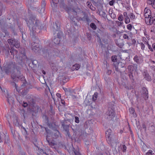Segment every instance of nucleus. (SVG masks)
<instances>
[{"label":"nucleus","mask_w":155,"mask_h":155,"mask_svg":"<svg viewBox=\"0 0 155 155\" xmlns=\"http://www.w3.org/2000/svg\"><path fill=\"white\" fill-rule=\"evenodd\" d=\"M46 2L45 0H42L41 4V6H42V8L41 9V10H43V11L45 10V7L46 5Z\"/></svg>","instance_id":"30"},{"label":"nucleus","mask_w":155,"mask_h":155,"mask_svg":"<svg viewBox=\"0 0 155 155\" xmlns=\"http://www.w3.org/2000/svg\"><path fill=\"white\" fill-rule=\"evenodd\" d=\"M129 111L130 114H132L133 116H135L136 115V113H135L134 109L131 107L129 109Z\"/></svg>","instance_id":"33"},{"label":"nucleus","mask_w":155,"mask_h":155,"mask_svg":"<svg viewBox=\"0 0 155 155\" xmlns=\"http://www.w3.org/2000/svg\"><path fill=\"white\" fill-rule=\"evenodd\" d=\"M99 46H100L101 47V48H102L103 47H104V44L101 42V39H99Z\"/></svg>","instance_id":"57"},{"label":"nucleus","mask_w":155,"mask_h":155,"mask_svg":"<svg viewBox=\"0 0 155 155\" xmlns=\"http://www.w3.org/2000/svg\"><path fill=\"white\" fill-rule=\"evenodd\" d=\"M142 93L143 96L145 100H146L148 99V91L145 87H143L142 89Z\"/></svg>","instance_id":"7"},{"label":"nucleus","mask_w":155,"mask_h":155,"mask_svg":"<svg viewBox=\"0 0 155 155\" xmlns=\"http://www.w3.org/2000/svg\"><path fill=\"white\" fill-rule=\"evenodd\" d=\"M50 110L48 111V113L50 115H54V113L53 109V107L52 105H50Z\"/></svg>","instance_id":"24"},{"label":"nucleus","mask_w":155,"mask_h":155,"mask_svg":"<svg viewBox=\"0 0 155 155\" xmlns=\"http://www.w3.org/2000/svg\"><path fill=\"white\" fill-rule=\"evenodd\" d=\"M49 126L50 128H57L58 127V126L56 125L54 123L52 124H49Z\"/></svg>","instance_id":"48"},{"label":"nucleus","mask_w":155,"mask_h":155,"mask_svg":"<svg viewBox=\"0 0 155 155\" xmlns=\"http://www.w3.org/2000/svg\"><path fill=\"white\" fill-rule=\"evenodd\" d=\"M124 62H118L117 63H116V65H117V66H119V68H124L123 71H124L126 69V67L125 66L126 61H124Z\"/></svg>","instance_id":"12"},{"label":"nucleus","mask_w":155,"mask_h":155,"mask_svg":"<svg viewBox=\"0 0 155 155\" xmlns=\"http://www.w3.org/2000/svg\"><path fill=\"white\" fill-rule=\"evenodd\" d=\"M123 37L124 39H126L128 41L130 39V38L129 37L128 35L126 34H124Z\"/></svg>","instance_id":"44"},{"label":"nucleus","mask_w":155,"mask_h":155,"mask_svg":"<svg viewBox=\"0 0 155 155\" xmlns=\"http://www.w3.org/2000/svg\"><path fill=\"white\" fill-rule=\"evenodd\" d=\"M90 26L91 28L93 30H96L97 28L96 25L95 24V23H91Z\"/></svg>","instance_id":"32"},{"label":"nucleus","mask_w":155,"mask_h":155,"mask_svg":"<svg viewBox=\"0 0 155 155\" xmlns=\"http://www.w3.org/2000/svg\"><path fill=\"white\" fill-rule=\"evenodd\" d=\"M137 72L134 71L128 73V76L129 79L130 80L132 83H134L136 78L135 74Z\"/></svg>","instance_id":"6"},{"label":"nucleus","mask_w":155,"mask_h":155,"mask_svg":"<svg viewBox=\"0 0 155 155\" xmlns=\"http://www.w3.org/2000/svg\"><path fill=\"white\" fill-rule=\"evenodd\" d=\"M7 101L9 104H13L15 102L14 99L12 96H8L7 97Z\"/></svg>","instance_id":"19"},{"label":"nucleus","mask_w":155,"mask_h":155,"mask_svg":"<svg viewBox=\"0 0 155 155\" xmlns=\"http://www.w3.org/2000/svg\"><path fill=\"white\" fill-rule=\"evenodd\" d=\"M62 35V32L60 31H58L57 34V38H58L60 39V38H61V36Z\"/></svg>","instance_id":"41"},{"label":"nucleus","mask_w":155,"mask_h":155,"mask_svg":"<svg viewBox=\"0 0 155 155\" xmlns=\"http://www.w3.org/2000/svg\"><path fill=\"white\" fill-rule=\"evenodd\" d=\"M60 39L59 38L54 37L52 40V42L49 44V46L51 45V44H53V45H58L60 43Z\"/></svg>","instance_id":"11"},{"label":"nucleus","mask_w":155,"mask_h":155,"mask_svg":"<svg viewBox=\"0 0 155 155\" xmlns=\"http://www.w3.org/2000/svg\"><path fill=\"white\" fill-rule=\"evenodd\" d=\"M128 16L130 17L131 20H133L135 18V15L133 13H130L128 14Z\"/></svg>","instance_id":"35"},{"label":"nucleus","mask_w":155,"mask_h":155,"mask_svg":"<svg viewBox=\"0 0 155 155\" xmlns=\"http://www.w3.org/2000/svg\"><path fill=\"white\" fill-rule=\"evenodd\" d=\"M123 24V22H121L119 21H116V25H117V26H120L121 25H122Z\"/></svg>","instance_id":"45"},{"label":"nucleus","mask_w":155,"mask_h":155,"mask_svg":"<svg viewBox=\"0 0 155 155\" xmlns=\"http://www.w3.org/2000/svg\"><path fill=\"white\" fill-rule=\"evenodd\" d=\"M127 149V147L125 145H123V148L122 149V151L124 152H125L126 151Z\"/></svg>","instance_id":"60"},{"label":"nucleus","mask_w":155,"mask_h":155,"mask_svg":"<svg viewBox=\"0 0 155 155\" xmlns=\"http://www.w3.org/2000/svg\"><path fill=\"white\" fill-rule=\"evenodd\" d=\"M28 26L30 29V34L33 42L32 43H38V39L35 35L36 33L40 32L41 29V23L40 21L38 20L35 16L32 15L30 17L29 21L27 22Z\"/></svg>","instance_id":"1"},{"label":"nucleus","mask_w":155,"mask_h":155,"mask_svg":"<svg viewBox=\"0 0 155 155\" xmlns=\"http://www.w3.org/2000/svg\"><path fill=\"white\" fill-rule=\"evenodd\" d=\"M60 28V24L58 21H57L55 23H53L51 29L55 31H58Z\"/></svg>","instance_id":"8"},{"label":"nucleus","mask_w":155,"mask_h":155,"mask_svg":"<svg viewBox=\"0 0 155 155\" xmlns=\"http://www.w3.org/2000/svg\"><path fill=\"white\" fill-rule=\"evenodd\" d=\"M136 43V40L135 39H132L131 42H127L129 45H135Z\"/></svg>","instance_id":"36"},{"label":"nucleus","mask_w":155,"mask_h":155,"mask_svg":"<svg viewBox=\"0 0 155 155\" xmlns=\"http://www.w3.org/2000/svg\"><path fill=\"white\" fill-rule=\"evenodd\" d=\"M111 130L110 129H109L106 132V136L107 140V141H110L111 140Z\"/></svg>","instance_id":"14"},{"label":"nucleus","mask_w":155,"mask_h":155,"mask_svg":"<svg viewBox=\"0 0 155 155\" xmlns=\"http://www.w3.org/2000/svg\"><path fill=\"white\" fill-rule=\"evenodd\" d=\"M28 107L27 109L28 112L32 115L36 116L38 112L39 108L36 103L35 99L33 97H30L28 99Z\"/></svg>","instance_id":"3"},{"label":"nucleus","mask_w":155,"mask_h":155,"mask_svg":"<svg viewBox=\"0 0 155 155\" xmlns=\"http://www.w3.org/2000/svg\"><path fill=\"white\" fill-rule=\"evenodd\" d=\"M22 106L24 107H26L27 106H28V104L27 102L23 101V102Z\"/></svg>","instance_id":"54"},{"label":"nucleus","mask_w":155,"mask_h":155,"mask_svg":"<svg viewBox=\"0 0 155 155\" xmlns=\"http://www.w3.org/2000/svg\"><path fill=\"white\" fill-rule=\"evenodd\" d=\"M114 65L115 70L118 72H119L120 73H121L122 70L120 69V68H119V66H117V65H116V63H114Z\"/></svg>","instance_id":"29"},{"label":"nucleus","mask_w":155,"mask_h":155,"mask_svg":"<svg viewBox=\"0 0 155 155\" xmlns=\"http://www.w3.org/2000/svg\"><path fill=\"white\" fill-rule=\"evenodd\" d=\"M65 10L67 12H70L71 10V8L67 6H66L64 7Z\"/></svg>","instance_id":"39"},{"label":"nucleus","mask_w":155,"mask_h":155,"mask_svg":"<svg viewBox=\"0 0 155 155\" xmlns=\"http://www.w3.org/2000/svg\"><path fill=\"white\" fill-rule=\"evenodd\" d=\"M115 42L118 47L120 48H122L124 45V41L123 39H119L118 40L116 39L115 40Z\"/></svg>","instance_id":"9"},{"label":"nucleus","mask_w":155,"mask_h":155,"mask_svg":"<svg viewBox=\"0 0 155 155\" xmlns=\"http://www.w3.org/2000/svg\"><path fill=\"white\" fill-rule=\"evenodd\" d=\"M149 21L150 25H151L153 23L155 25V14H154L153 16H151Z\"/></svg>","instance_id":"20"},{"label":"nucleus","mask_w":155,"mask_h":155,"mask_svg":"<svg viewBox=\"0 0 155 155\" xmlns=\"http://www.w3.org/2000/svg\"><path fill=\"white\" fill-rule=\"evenodd\" d=\"M21 70H20V74L19 75H18V76H17V78H16L15 79L13 80L14 81H16L18 80V79H20L21 81H24L23 82V84L25 85V84H26V81L25 80V77H24L23 75L21 74Z\"/></svg>","instance_id":"5"},{"label":"nucleus","mask_w":155,"mask_h":155,"mask_svg":"<svg viewBox=\"0 0 155 155\" xmlns=\"http://www.w3.org/2000/svg\"><path fill=\"white\" fill-rule=\"evenodd\" d=\"M115 2V0H112L109 2V4L110 6H113Z\"/></svg>","instance_id":"55"},{"label":"nucleus","mask_w":155,"mask_h":155,"mask_svg":"<svg viewBox=\"0 0 155 155\" xmlns=\"http://www.w3.org/2000/svg\"><path fill=\"white\" fill-rule=\"evenodd\" d=\"M149 129L151 131L153 132L154 130L155 127L154 126L152 125L149 127Z\"/></svg>","instance_id":"53"},{"label":"nucleus","mask_w":155,"mask_h":155,"mask_svg":"<svg viewBox=\"0 0 155 155\" xmlns=\"http://www.w3.org/2000/svg\"><path fill=\"white\" fill-rule=\"evenodd\" d=\"M134 59L135 62L137 64H140L142 62L141 57L140 56H138L136 55L134 58Z\"/></svg>","instance_id":"17"},{"label":"nucleus","mask_w":155,"mask_h":155,"mask_svg":"<svg viewBox=\"0 0 155 155\" xmlns=\"http://www.w3.org/2000/svg\"><path fill=\"white\" fill-rule=\"evenodd\" d=\"M74 152L75 155H81L79 152L78 148H77L76 150H74Z\"/></svg>","instance_id":"49"},{"label":"nucleus","mask_w":155,"mask_h":155,"mask_svg":"<svg viewBox=\"0 0 155 155\" xmlns=\"http://www.w3.org/2000/svg\"><path fill=\"white\" fill-rule=\"evenodd\" d=\"M104 79L105 81L106 82H107V81H110V78L108 77H107L106 76H105L104 77Z\"/></svg>","instance_id":"59"},{"label":"nucleus","mask_w":155,"mask_h":155,"mask_svg":"<svg viewBox=\"0 0 155 155\" xmlns=\"http://www.w3.org/2000/svg\"><path fill=\"white\" fill-rule=\"evenodd\" d=\"M123 15L124 18V21L126 24H128L130 22V19L128 17L127 12H124L123 13Z\"/></svg>","instance_id":"18"},{"label":"nucleus","mask_w":155,"mask_h":155,"mask_svg":"<svg viewBox=\"0 0 155 155\" xmlns=\"http://www.w3.org/2000/svg\"><path fill=\"white\" fill-rule=\"evenodd\" d=\"M111 61L114 62V63H117L118 61H117V56L116 55H113L111 57Z\"/></svg>","instance_id":"23"},{"label":"nucleus","mask_w":155,"mask_h":155,"mask_svg":"<svg viewBox=\"0 0 155 155\" xmlns=\"http://www.w3.org/2000/svg\"><path fill=\"white\" fill-rule=\"evenodd\" d=\"M61 103L64 106L68 105L67 104L65 103L64 101L62 99H61Z\"/></svg>","instance_id":"56"},{"label":"nucleus","mask_w":155,"mask_h":155,"mask_svg":"<svg viewBox=\"0 0 155 155\" xmlns=\"http://www.w3.org/2000/svg\"><path fill=\"white\" fill-rule=\"evenodd\" d=\"M140 44L141 45V49L142 50H143L144 49V47H145V45H144V44L142 42L140 43Z\"/></svg>","instance_id":"58"},{"label":"nucleus","mask_w":155,"mask_h":155,"mask_svg":"<svg viewBox=\"0 0 155 155\" xmlns=\"http://www.w3.org/2000/svg\"><path fill=\"white\" fill-rule=\"evenodd\" d=\"M10 52L11 54L14 56V53H17V51L16 50H14V49H13L12 50H11Z\"/></svg>","instance_id":"52"},{"label":"nucleus","mask_w":155,"mask_h":155,"mask_svg":"<svg viewBox=\"0 0 155 155\" xmlns=\"http://www.w3.org/2000/svg\"><path fill=\"white\" fill-rule=\"evenodd\" d=\"M38 61L36 60H34L33 61H32V64L33 65H36Z\"/></svg>","instance_id":"63"},{"label":"nucleus","mask_w":155,"mask_h":155,"mask_svg":"<svg viewBox=\"0 0 155 155\" xmlns=\"http://www.w3.org/2000/svg\"><path fill=\"white\" fill-rule=\"evenodd\" d=\"M16 39H15L11 38L10 39H8V41L9 44L11 45H13L14 42H15V41Z\"/></svg>","instance_id":"31"},{"label":"nucleus","mask_w":155,"mask_h":155,"mask_svg":"<svg viewBox=\"0 0 155 155\" xmlns=\"http://www.w3.org/2000/svg\"><path fill=\"white\" fill-rule=\"evenodd\" d=\"M127 69H128V73L135 71L132 65H129L127 67Z\"/></svg>","instance_id":"27"},{"label":"nucleus","mask_w":155,"mask_h":155,"mask_svg":"<svg viewBox=\"0 0 155 155\" xmlns=\"http://www.w3.org/2000/svg\"><path fill=\"white\" fill-rule=\"evenodd\" d=\"M133 67V68L134 70L135 71L137 72V65L136 64H134L133 65H132Z\"/></svg>","instance_id":"47"},{"label":"nucleus","mask_w":155,"mask_h":155,"mask_svg":"<svg viewBox=\"0 0 155 155\" xmlns=\"http://www.w3.org/2000/svg\"><path fill=\"white\" fill-rule=\"evenodd\" d=\"M74 92V90L73 89H68V92L69 95H71Z\"/></svg>","instance_id":"50"},{"label":"nucleus","mask_w":155,"mask_h":155,"mask_svg":"<svg viewBox=\"0 0 155 155\" xmlns=\"http://www.w3.org/2000/svg\"><path fill=\"white\" fill-rule=\"evenodd\" d=\"M81 20L84 21H86L88 23V25L89 23L91 22V20L89 18L88 16L86 14H84V17L81 18Z\"/></svg>","instance_id":"13"},{"label":"nucleus","mask_w":155,"mask_h":155,"mask_svg":"<svg viewBox=\"0 0 155 155\" xmlns=\"http://www.w3.org/2000/svg\"><path fill=\"white\" fill-rule=\"evenodd\" d=\"M3 50L5 51L8 53L9 54L10 49L8 47V46H6L4 48Z\"/></svg>","instance_id":"38"},{"label":"nucleus","mask_w":155,"mask_h":155,"mask_svg":"<svg viewBox=\"0 0 155 155\" xmlns=\"http://www.w3.org/2000/svg\"><path fill=\"white\" fill-rule=\"evenodd\" d=\"M112 71L111 70H107V72H106L107 74L108 75H110V74L112 72Z\"/></svg>","instance_id":"62"},{"label":"nucleus","mask_w":155,"mask_h":155,"mask_svg":"<svg viewBox=\"0 0 155 155\" xmlns=\"http://www.w3.org/2000/svg\"><path fill=\"white\" fill-rule=\"evenodd\" d=\"M15 42L14 43L13 46L17 48L19 47L20 45L18 41L16 39Z\"/></svg>","instance_id":"28"},{"label":"nucleus","mask_w":155,"mask_h":155,"mask_svg":"<svg viewBox=\"0 0 155 155\" xmlns=\"http://www.w3.org/2000/svg\"><path fill=\"white\" fill-rule=\"evenodd\" d=\"M44 54H48V57L50 59H53L57 56V52L56 50L50 46L45 47L43 50Z\"/></svg>","instance_id":"4"},{"label":"nucleus","mask_w":155,"mask_h":155,"mask_svg":"<svg viewBox=\"0 0 155 155\" xmlns=\"http://www.w3.org/2000/svg\"><path fill=\"white\" fill-rule=\"evenodd\" d=\"M21 67L18 65L15 62L8 61L5 62L3 65L2 72H5L9 75L11 73V78L12 80L15 79L20 74Z\"/></svg>","instance_id":"2"},{"label":"nucleus","mask_w":155,"mask_h":155,"mask_svg":"<svg viewBox=\"0 0 155 155\" xmlns=\"http://www.w3.org/2000/svg\"><path fill=\"white\" fill-rule=\"evenodd\" d=\"M153 8H155V0L151 4Z\"/></svg>","instance_id":"64"},{"label":"nucleus","mask_w":155,"mask_h":155,"mask_svg":"<svg viewBox=\"0 0 155 155\" xmlns=\"http://www.w3.org/2000/svg\"><path fill=\"white\" fill-rule=\"evenodd\" d=\"M114 105L113 104V103H110L109 105L108 108L109 109H111V108H112L114 110Z\"/></svg>","instance_id":"40"},{"label":"nucleus","mask_w":155,"mask_h":155,"mask_svg":"<svg viewBox=\"0 0 155 155\" xmlns=\"http://www.w3.org/2000/svg\"><path fill=\"white\" fill-rule=\"evenodd\" d=\"M59 132L58 130H54V134L52 135L53 137L54 138H56L58 136Z\"/></svg>","instance_id":"25"},{"label":"nucleus","mask_w":155,"mask_h":155,"mask_svg":"<svg viewBox=\"0 0 155 155\" xmlns=\"http://www.w3.org/2000/svg\"><path fill=\"white\" fill-rule=\"evenodd\" d=\"M143 76L144 78L147 81H150L151 80L150 76L147 73L144 72Z\"/></svg>","instance_id":"21"},{"label":"nucleus","mask_w":155,"mask_h":155,"mask_svg":"<svg viewBox=\"0 0 155 155\" xmlns=\"http://www.w3.org/2000/svg\"><path fill=\"white\" fill-rule=\"evenodd\" d=\"M98 93L97 92L95 93L93 95L92 97V99L94 101L96 100L97 98V97Z\"/></svg>","instance_id":"42"},{"label":"nucleus","mask_w":155,"mask_h":155,"mask_svg":"<svg viewBox=\"0 0 155 155\" xmlns=\"http://www.w3.org/2000/svg\"><path fill=\"white\" fill-rule=\"evenodd\" d=\"M152 152H153V151L152 150H149L148 152L146 153V155H151Z\"/></svg>","instance_id":"61"},{"label":"nucleus","mask_w":155,"mask_h":155,"mask_svg":"<svg viewBox=\"0 0 155 155\" xmlns=\"http://www.w3.org/2000/svg\"><path fill=\"white\" fill-rule=\"evenodd\" d=\"M39 43H31L32 49L35 52L37 50H38V49L39 48Z\"/></svg>","instance_id":"15"},{"label":"nucleus","mask_w":155,"mask_h":155,"mask_svg":"<svg viewBox=\"0 0 155 155\" xmlns=\"http://www.w3.org/2000/svg\"><path fill=\"white\" fill-rule=\"evenodd\" d=\"M111 109H109L108 110L106 113V115L109 116H115V113L114 110L112 108Z\"/></svg>","instance_id":"16"},{"label":"nucleus","mask_w":155,"mask_h":155,"mask_svg":"<svg viewBox=\"0 0 155 155\" xmlns=\"http://www.w3.org/2000/svg\"><path fill=\"white\" fill-rule=\"evenodd\" d=\"M145 44H146L147 45L149 49L150 50V51H153V49L152 48L151 46L148 43V42H147H147L145 41Z\"/></svg>","instance_id":"43"},{"label":"nucleus","mask_w":155,"mask_h":155,"mask_svg":"<svg viewBox=\"0 0 155 155\" xmlns=\"http://www.w3.org/2000/svg\"><path fill=\"white\" fill-rule=\"evenodd\" d=\"M127 29L130 31H131L132 28H134V26L132 25L131 24H129L127 25Z\"/></svg>","instance_id":"37"},{"label":"nucleus","mask_w":155,"mask_h":155,"mask_svg":"<svg viewBox=\"0 0 155 155\" xmlns=\"http://www.w3.org/2000/svg\"><path fill=\"white\" fill-rule=\"evenodd\" d=\"M99 11V15L102 16L104 18H105L107 16V15L106 13L104 11H101V12H100Z\"/></svg>","instance_id":"26"},{"label":"nucleus","mask_w":155,"mask_h":155,"mask_svg":"<svg viewBox=\"0 0 155 155\" xmlns=\"http://www.w3.org/2000/svg\"><path fill=\"white\" fill-rule=\"evenodd\" d=\"M123 16L122 15H121L119 16L118 20L120 21H121L123 20Z\"/></svg>","instance_id":"51"},{"label":"nucleus","mask_w":155,"mask_h":155,"mask_svg":"<svg viewBox=\"0 0 155 155\" xmlns=\"http://www.w3.org/2000/svg\"><path fill=\"white\" fill-rule=\"evenodd\" d=\"M20 91L21 94L23 96H25L28 93L27 90L25 89L21 90V91Z\"/></svg>","instance_id":"34"},{"label":"nucleus","mask_w":155,"mask_h":155,"mask_svg":"<svg viewBox=\"0 0 155 155\" xmlns=\"http://www.w3.org/2000/svg\"><path fill=\"white\" fill-rule=\"evenodd\" d=\"M6 22L3 19H0V25L2 29L3 27L6 25Z\"/></svg>","instance_id":"22"},{"label":"nucleus","mask_w":155,"mask_h":155,"mask_svg":"<svg viewBox=\"0 0 155 155\" xmlns=\"http://www.w3.org/2000/svg\"><path fill=\"white\" fill-rule=\"evenodd\" d=\"M144 16L145 18H150L151 16H153V15H151V11L149 9H147L146 8L144 9Z\"/></svg>","instance_id":"10"},{"label":"nucleus","mask_w":155,"mask_h":155,"mask_svg":"<svg viewBox=\"0 0 155 155\" xmlns=\"http://www.w3.org/2000/svg\"><path fill=\"white\" fill-rule=\"evenodd\" d=\"M18 28L20 32L22 33L23 31V29L22 25H19L18 26Z\"/></svg>","instance_id":"46"}]
</instances>
